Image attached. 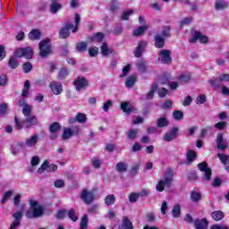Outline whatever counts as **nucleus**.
<instances>
[{
  "label": "nucleus",
  "mask_w": 229,
  "mask_h": 229,
  "mask_svg": "<svg viewBox=\"0 0 229 229\" xmlns=\"http://www.w3.org/2000/svg\"><path fill=\"white\" fill-rule=\"evenodd\" d=\"M28 219H38L44 216V208L38 204L37 200H30V208L25 212Z\"/></svg>",
  "instance_id": "f257e3e1"
},
{
  "label": "nucleus",
  "mask_w": 229,
  "mask_h": 229,
  "mask_svg": "<svg viewBox=\"0 0 229 229\" xmlns=\"http://www.w3.org/2000/svg\"><path fill=\"white\" fill-rule=\"evenodd\" d=\"M14 126L16 130H22L24 128H31L33 126H38V118L36 115H29L26 119L22 120L21 122H19V119L17 116L14 118Z\"/></svg>",
  "instance_id": "f03ea898"
},
{
  "label": "nucleus",
  "mask_w": 229,
  "mask_h": 229,
  "mask_svg": "<svg viewBox=\"0 0 229 229\" xmlns=\"http://www.w3.org/2000/svg\"><path fill=\"white\" fill-rule=\"evenodd\" d=\"M173 178H174V173H173V170H166L164 174V180L159 181L156 185L157 191L158 192H164V189L165 187L169 189V187H171L173 184Z\"/></svg>",
  "instance_id": "7ed1b4c3"
},
{
  "label": "nucleus",
  "mask_w": 229,
  "mask_h": 229,
  "mask_svg": "<svg viewBox=\"0 0 229 229\" xmlns=\"http://www.w3.org/2000/svg\"><path fill=\"white\" fill-rule=\"evenodd\" d=\"M49 42V38L39 42V56H41V58H47V56L53 54V47Z\"/></svg>",
  "instance_id": "20e7f679"
},
{
  "label": "nucleus",
  "mask_w": 229,
  "mask_h": 229,
  "mask_svg": "<svg viewBox=\"0 0 229 229\" xmlns=\"http://www.w3.org/2000/svg\"><path fill=\"white\" fill-rule=\"evenodd\" d=\"M224 81H229V74L224 73L216 79L209 80L208 83L213 89H215V90H217V89L223 87Z\"/></svg>",
  "instance_id": "39448f33"
},
{
  "label": "nucleus",
  "mask_w": 229,
  "mask_h": 229,
  "mask_svg": "<svg viewBox=\"0 0 229 229\" xmlns=\"http://www.w3.org/2000/svg\"><path fill=\"white\" fill-rule=\"evenodd\" d=\"M14 55L17 56V58H27V60H31L33 58V49L31 47H27L25 48H18L14 52Z\"/></svg>",
  "instance_id": "423d86ee"
},
{
  "label": "nucleus",
  "mask_w": 229,
  "mask_h": 229,
  "mask_svg": "<svg viewBox=\"0 0 229 229\" xmlns=\"http://www.w3.org/2000/svg\"><path fill=\"white\" fill-rule=\"evenodd\" d=\"M171 55H173L171 50L162 49L158 53V56L161 60V64H165V65H171L173 62V57L171 56Z\"/></svg>",
  "instance_id": "0eeeda50"
},
{
  "label": "nucleus",
  "mask_w": 229,
  "mask_h": 229,
  "mask_svg": "<svg viewBox=\"0 0 229 229\" xmlns=\"http://www.w3.org/2000/svg\"><path fill=\"white\" fill-rule=\"evenodd\" d=\"M198 168L201 173H203V180H206V182H210L211 176H212V170L208 168V165L207 162L199 163L198 165Z\"/></svg>",
  "instance_id": "6e6552de"
},
{
  "label": "nucleus",
  "mask_w": 229,
  "mask_h": 229,
  "mask_svg": "<svg viewBox=\"0 0 229 229\" xmlns=\"http://www.w3.org/2000/svg\"><path fill=\"white\" fill-rule=\"evenodd\" d=\"M73 85L75 87V90L80 92L81 90H85V89H87L89 86V81L83 76H79L73 81Z\"/></svg>",
  "instance_id": "1a4fd4ad"
},
{
  "label": "nucleus",
  "mask_w": 229,
  "mask_h": 229,
  "mask_svg": "<svg viewBox=\"0 0 229 229\" xmlns=\"http://www.w3.org/2000/svg\"><path fill=\"white\" fill-rule=\"evenodd\" d=\"M73 135H80V127L75 126L72 129L64 128L63 131V140H69Z\"/></svg>",
  "instance_id": "9d476101"
},
{
  "label": "nucleus",
  "mask_w": 229,
  "mask_h": 229,
  "mask_svg": "<svg viewBox=\"0 0 229 229\" xmlns=\"http://www.w3.org/2000/svg\"><path fill=\"white\" fill-rule=\"evenodd\" d=\"M179 131H180V128L173 127L169 131L165 133L164 138H163L164 140H165V142H171V141L174 140V139H176V137H178Z\"/></svg>",
  "instance_id": "9b49d317"
},
{
  "label": "nucleus",
  "mask_w": 229,
  "mask_h": 229,
  "mask_svg": "<svg viewBox=\"0 0 229 229\" xmlns=\"http://www.w3.org/2000/svg\"><path fill=\"white\" fill-rule=\"evenodd\" d=\"M81 198L84 201V203H87V205H90V203H92V201L96 199L94 192L89 191L88 190L82 191Z\"/></svg>",
  "instance_id": "f8f14e48"
},
{
  "label": "nucleus",
  "mask_w": 229,
  "mask_h": 229,
  "mask_svg": "<svg viewBox=\"0 0 229 229\" xmlns=\"http://www.w3.org/2000/svg\"><path fill=\"white\" fill-rule=\"evenodd\" d=\"M49 87L53 94H55V96H60V94H62V92L64 91V87L62 86V83L58 81H54L50 82Z\"/></svg>",
  "instance_id": "ddd939ff"
},
{
  "label": "nucleus",
  "mask_w": 229,
  "mask_h": 229,
  "mask_svg": "<svg viewBox=\"0 0 229 229\" xmlns=\"http://www.w3.org/2000/svg\"><path fill=\"white\" fill-rule=\"evenodd\" d=\"M146 47H148V42L140 41L138 43V47H136V50L134 52V56L136 58H140L142 56V54L144 53V51H146Z\"/></svg>",
  "instance_id": "4468645a"
},
{
  "label": "nucleus",
  "mask_w": 229,
  "mask_h": 229,
  "mask_svg": "<svg viewBox=\"0 0 229 229\" xmlns=\"http://www.w3.org/2000/svg\"><path fill=\"white\" fill-rule=\"evenodd\" d=\"M38 140H40V136L38 134H33L25 140V146L27 148H35L38 144Z\"/></svg>",
  "instance_id": "2eb2a0df"
},
{
  "label": "nucleus",
  "mask_w": 229,
  "mask_h": 229,
  "mask_svg": "<svg viewBox=\"0 0 229 229\" xmlns=\"http://www.w3.org/2000/svg\"><path fill=\"white\" fill-rule=\"evenodd\" d=\"M216 146L218 149L225 151V149L228 148V143L223 138V133H218L216 135Z\"/></svg>",
  "instance_id": "dca6fc26"
},
{
  "label": "nucleus",
  "mask_w": 229,
  "mask_h": 229,
  "mask_svg": "<svg viewBox=\"0 0 229 229\" xmlns=\"http://www.w3.org/2000/svg\"><path fill=\"white\" fill-rule=\"evenodd\" d=\"M199 40L202 44H207L208 42V38L207 36H203L201 32L195 31L193 38L190 40L192 44Z\"/></svg>",
  "instance_id": "f3484780"
},
{
  "label": "nucleus",
  "mask_w": 229,
  "mask_h": 229,
  "mask_svg": "<svg viewBox=\"0 0 229 229\" xmlns=\"http://www.w3.org/2000/svg\"><path fill=\"white\" fill-rule=\"evenodd\" d=\"M13 217L14 218V221L13 222L9 229H17V226L21 225V220L22 219V212L17 211L13 215Z\"/></svg>",
  "instance_id": "a211bd4d"
},
{
  "label": "nucleus",
  "mask_w": 229,
  "mask_h": 229,
  "mask_svg": "<svg viewBox=\"0 0 229 229\" xmlns=\"http://www.w3.org/2000/svg\"><path fill=\"white\" fill-rule=\"evenodd\" d=\"M195 229H208V220L207 218L196 219L194 221Z\"/></svg>",
  "instance_id": "6ab92c4d"
},
{
  "label": "nucleus",
  "mask_w": 229,
  "mask_h": 229,
  "mask_svg": "<svg viewBox=\"0 0 229 229\" xmlns=\"http://www.w3.org/2000/svg\"><path fill=\"white\" fill-rule=\"evenodd\" d=\"M155 47L157 49H162L165 45V38H163L162 35L157 34L155 37Z\"/></svg>",
  "instance_id": "aec40b11"
},
{
  "label": "nucleus",
  "mask_w": 229,
  "mask_h": 229,
  "mask_svg": "<svg viewBox=\"0 0 229 229\" xmlns=\"http://www.w3.org/2000/svg\"><path fill=\"white\" fill-rule=\"evenodd\" d=\"M157 128H167L169 126V120L165 116L159 117L157 119Z\"/></svg>",
  "instance_id": "412c9836"
},
{
  "label": "nucleus",
  "mask_w": 229,
  "mask_h": 229,
  "mask_svg": "<svg viewBox=\"0 0 229 229\" xmlns=\"http://www.w3.org/2000/svg\"><path fill=\"white\" fill-rule=\"evenodd\" d=\"M30 40H40L42 33L38 30H32L28 35Z\"/></svg>",
  "instance_id": "4be33fe9"
},
{
  "label": "nucleus",
  "mask_w": 229,
  "mask_h": 229,
  "mask_svg": "<svg viewBox=\"0 0 229 229\" xmlns=\"http://www.w3.org/2000/svg\"><path fill=\"white\" fill-rule=\"evenodd\" d=\"M119 229H133V224H131V221H130L128 216L123 217L122 225L119 227Z\"/></svg>",
  "instance_id": "5701e85b"
},
{
  "label": "nucleus",
  "mask_w": 229,
  "mask_h": 229,
  "mask_svg": "<svg viewBox=\"0 0 229 229\" xmlns=\"http://www.w3.org/2000/svg\"><path fill=\"white\" fill-rule=\"evenodd\" d=\"M135 83H137V77L135 75H131L125 81V87H127V89H131Z\"/></svg>",
  "instance_id": "b1692460"
},
{
  "label": "nucleus",
  "mask_w": 229,
  "mask_h": 229,
  "mask_svg": "<svg viewBox=\"0 0 229 229\" xmlns=\"http://www.w3.org/2000/svg\"><path fill=\"white\" fill-rule=\"evenodd\" d=\"M225 8H228V2L225 0H216L215 3L216 10H225Z\"/></svg>",
  "instance_id": "393cba45"
},
{
  "label": "nucleus",
  "mask_w": 229,
  "mask_h": 229,
  "mask_svg": "<svg viewBox=\"0 0 229 229\" xmlns=\"http://www.w3.org/2000/svg\"><path fill=\"white\" fill-rule=\"evenodd\" d=\"M160 35L165 38H171V26L165 25Z\"/></svg>",
  "instance_id": "a878e982"
},
{
  "label": "nucleus",
  "mask_w": 229,
  "mask_h": 229,
  "mask_svg": "<svg viewBox=\"0 0 229 229\" xmlns=\"http://www.w3.org/2000/svg\"><path fill=\"white\" fill-rule=\"evenodd\" d=\"M105 38V35L101 32H98L95 35L89 37L90 42H103V39Z\"/></svg>",
  "instance_id": "bb28decb"
},
{
  "label": "nucleus",
  "mask_w": 229,
  "mask_h": 229,
  "mask_svg": "<svg viewBox=\"0 0 229 229\" xmlns=\"http://www.w3.org/2000/svg\"><path fill=\"white\" fill-rule=\"evenodd\" d=\"M115 169L118 173H126V171H128V164L124 162H119L116 165Z\"/></svg>",
  "instance_id": "cd10ccee"
},
{
  "label": "nucleus",
  "mask_w": 229,
  "mask_h": 229,
  "mask_svg": "<svg viewBox=\"0 0 229 229\" xmlns=\"http://www.w3.org/2000/svg\"><path fill=\"white\" fill-rule=\"evenodd\" d=\"M59 10H62V5L57 1H52L50 5L51 13H57Z\"/></svg>",
  "instance_id": "c85d7f7f"
},
{
  "label": "nucleus",
  "mask_w": 229,
  "mask_h": 229,
  "mask_svg": "<svg viewBox=\"0 0 229 229\" xmlns=\"http://www.w3.org/2000/svg\"><path fill=\"white\" fill-rule=\"evenodd\" d=\"M62 126L58 122H54L52 124L49 126V131L50 133H58L60 131V129Z\"/></svg>",
  "instance_id": "c756f323"
},
{
  "label": "nucleus",
  "mask_w": 229,
  "mask_h": 229,
  "mask_svg": "<svg viewBox=\"0 0 229 229\" xmlns=\"http://www.w3.org/2000/svg\"><path fill=\"white\" fill-rule=\"evenodd\" d=\"M178 80L181 83H189L191 81V73L183 72L179 76Z\"/></svg>",
  "instance_id": "7c9ffc66"
},
{
  "label": "nucleus",
  "mask_w": 229,
  "mask_h": 229,
  "mask_svg": "<svg viewBox=\"0 0 229 229\" xmlns=\"http://www.w3.org/2000/svg\"><path fill=\"white\" fill-rule=\"evenodd\" d=\"M211 216L214 219V221H221L225 217V213L223 211H214L211 213Z\"/></svg>",
  "instance_id": "2f4dec72"
},
{
  "label": "nucleus",
  "mask_w": 229,
  "mask_h": 229,
  "mask_svg": "<svg viewBox=\"0 0 229 229\" xmlns=\"http://www.w3.org/2000/svg\"><path fill=\"white\" fill-rule=\"evenodd\" d=\"M148 28L149 26L148 25L139 27L137 30L133 31L134 37H140V35H144V31H146V30H148Z\"/></svg>",
  "instance_id": "473e14b6"
},
{
  "label": "nucleus",
  "mask_w": 229,
  "mask_h": 229,
  "mask_svg": "<svg viewBox=\"0 0 229 229\" xmlns=\"http://www.w3.org/2000/svg\"><path fill=\"white\" fill-rule=\"evenodd\" d=\"M121 108L125 114H131V112H133V107L130 106V102L122 103Z\"/></svg>",
  "instance_id": "72a5a7b5"
},
{
  "label": "nucleus",
  "mask_w": 229,
  "mask_h": 229,
  "mask_svg": "<svg viewBox=\"0 0 229 229\" xmlns=\"http://www.w3.org/2000/svg\"><path fill=\"white\" fill-rule=\"evenodd\" d=\"M8 66L10 69H17L19 67V59L17 57H11L8 61Z\"/></svg>",
  "instance_id": "f704fd0d"
},
{
  "label": "nucleus",
  "mask_w": 229,
  "mask_h": 229,
  "mask_svg": "<svg viewBox=\"0 0 229 229\" xmlns=\"http://www.w3.org/2000/svg\"><path fill=\"white\" fill-rule=\"evenodd\" d=\"M101 53L103 56H108V55H112V53H114V50L109 49L108 46H106V43H103L101 47Z\"/></svg>",
  "instance_id": "c9c22d12"
},
{
  "label": "nucleus",
  "mask_w": 229,
  "mask_h": 229,
  "mask_svg": "<svg viewBox=\"0 0 229 229\" xmlns=\"http://www.w3.org/2000/svg\"><path fill=\"white\" fill-rule=\"evenodd\" d=\"M137 135H139V129H131L127 133V137L130 140H135Z\"/></svg>",
  "instance_id": "e433bc0d"
},
{
  "label": "nucleus",
  "mask_w": 229,
  "mask_h": 229,
  "mask_svg": "<svg viewBox=\"0 0 229 229\" xmlns=\"http://www.w3.org/2000/svg\"><path fill=\"white\" fill-rule=\"evenodd\" d=\"M138 70L140 72H146L148 71V64L146 63L145 60L141 59L138 63Z\"/></svg>",
  "instance_id": "4c0bfd02"
},
{
  "label": "nucleus",
  "mask_w": 229,
  "mask_h": 229,
  "mask_svg": "<svg viewBox=\"0 0 229 229\" xmlns=\"http://www.w3.org/2000/svg\"><path fill=\"white\" fill-rule=\"evenodd\" d=\"M172 214L174 217H175V219H178V217H180V216L182 215V208H180V205L176 204L174 206Z\"/></svg>",
  "instance_id": "58836bf2"
},
{
  "label": "nucleus",
  "mask_w": 229,
  "mask_h": 229,
  "mask_svg": "<svg viewBox=\"0 0 229 229\" xmlns=\"http://www.w3.org/2000/svg\"><path fill=\"white\" fill-rule=\"evenodd\" d=\"M76 121L81 124H85V123H87V114L83 113H78L76 114Z\"/></svg>",
  "instance_id": "ea45409f"
},
{
  "label": "nucleus",
  "mask_w": 229,
  "mask_h": 229,
  "mask_svg": "<svg viewBox=\"0 0 229 229\" xmlns=\"http://www.w3.org/2000/svg\"><path fill=\"white\" fill-rule=\"evenodd\" d=\"M87 47H89V45H87V42H80L77 43L76 49L79 53H85L87 51Z\"/></svg>",
  "instance_id": "a19ab883"
},
{
  "label": "nucleus",
  "mask_w": 229,
  "mask_h": 229,
  "mask_svg": "<svg viewBox=\"0 0 229 229\" xmlns=\"http://www.w3.org/2000/svg\"><path fill=\"white\" fill-rule=\"evenodd\" d=\"M67 76H69V70H67V68H65V67L61 68L58 72V79L65 80V78H67Z\"/></svg>",
  "instance_id": "79ce46f5"
},
{
  "label": "nucleus",
  "mask_w": 229,
  "mask_h": 229,
  "mask_svg": "<svg viewBox=\"0 0 229 229\" xmlns=\"http://www.w3.org/2000/svg\"><path fill=\"white\" fill-rule=\"evenodd\" d=\"M188 164H192L196 160V152L189 150L186 154Z\"/></svg>",
  "instance_id": "37998d69"
},
{
  "label": "nucleus",
  "mask_w": 229,
  "mask_h": 229,
  "mask_svg": "<svg viewBox=\"0 0 229 229\" xmlns=\"http://www.w3.org/2000/svg\"><path fill=\"white\" fill-rule=\"evenodd\" d=\"M71 35V32L68 30L67 28L63 27L60 30H59V37L60 38H68V37Z\"/></svg>",
  "instance_id": "c03bdc74"
},
{
  "label": "nucleus",
  "mask_w": 229,
  "mask_h": 229,
  "mask_svg": "<svg viewBox=\"0 0 229 229\" xmlns=\"http://www.w3.org/2000/svg\"><path fill=\"white\" fill-rule=\"evenodd\" d=\"M157 89H158V86L156 84L152 85L151 90L147 94L146 99H153V98H155V92H157Z\"/></svg>",
  "instance_id": "a18cd8bd"
},
{
  "label": "nucleus",
  "mask_w": 229,
  "mask_h": 229,
  "mask_svg": "<svg viewBox=\"0 0 229 229\" xmlns=\"http://www.w3.org/2000/svg\"><path fill=\"white\" fill-rule=\"evenodd\" d=\"M172 115H173L174 121H182V119H183V112H182L180 110L174 111Z\"/></svg>",
  "instance_id": "49530a36"
},
{
  "label": "nucleus",
  "mask_w": 229,
  "mask_h": 229,
  "mask_svg": "<svg viewBox=\"0 0 229 229\" xmlns=\"http://www.w3.org/2000/svg\"><path fill=\"white\" fill-rule=\"evenodd\" d=\"M105 203L106 205H114L115 203V195L114 194H111V195H107L106 198H105Z\"/></svg>",
  "instance_id": "de8ad7c7"
},
{
  "label": "nucleus",
  "mask_w": 229,
  "mask_h": 229,
  "mask_svg": "<svg viewBox=\"0 0 229 229\" xmlns=\"http://www.w3.org/2000/svg\"><path fill=\"white\" fill-rule=\"evenodd\" d=\"M81 229H87L89 226V216L87 215H83L81 221Z\"/></svg>",
  "instance_id": "09e8293b"
},
{
  "label": "nucleus",
  "mask_w": 229,
  "mask_h": 229,
  "mask_svg": "<svg viewBox=\"0 0 229 229\" xmlns=\"http://www.w3.org/2000/svg\"><path fill=\"white\" fill-rule=\"evenodd\" d=\"M191 199L194 203H198V201H200V199H201V194L198 193L196 191H191Z\"/></svg>",
  "instance_id": "8fccbe9b"
},
{
  "label": "nucleus",
  "mask_w": 229,
  "mask_h": 229,
  "mask_svg": "<svg viewBox=\"0 0 229 229\" xmlns=\"http://www.w3.org/2000/svg\"><path fill=\"white\" fill-rule=\"evenodd\" d=\"M12 196H13V191H5L2 199V205H4V202L8 201Z\"/></svg>",
  "instance_id": "3c124183"
},
{
  "label": "nucleus",
  "mask_w": 229,
  "mask_h": 229,
  "mask_svg": "<svg viewBox=\"0 0 229 229\" xmlns=\"http://www.w3.org/2000/svg\"><path fill=\"white\" fill-rule=\"evenodd\" d=\"M49 165V161L45 160L41 166L38 169V173L42 174L45 171H47V167Z\"/></svg>",
  "instance_id": "603ef678"
},
{
  "label": "nucleus",
  "mask_w": 229,
  "mask_h": 229,
  "mask_svg": "<svg viewBox=\"0 0 229 229\" xmlns=\"http://www.w3.org/2000/svg\"><path fill=\"white\" fill-rule=\"evenodd\" d=\"M139 169H140V163L134 164L131 166V174H132V176H136V174H138L139 173Z\"/></svg>",
  "instance_id": "864d4df0"
},
{
  "label": "nucleus",
  "mask_w": 229,
  "mask_h": 229,
  "mask_svg": "<svg viewBox=\"0 0 229 229\" xmlns=\"http://www.w3.org/2000/svg\"><path fill=\"white\" fill-rule=\"evenodd\" d=\"M140 198L139 193L132 192L129 195V201L130 203H135L139 201Z\"/></svg>",
  "instance_id": "5fc2aeb1"
},
{
  "label": "nucleus",
  "mask_w": 229,
  "mask_h": 229,
  "mask_svg": "<svg viewBox=\"0 0 229 229\" xmlns=\"http://www.w3.org/2000/svg\"><path fill=\"white\" fill-rule=\"evenodd\" d=\"M131 13H133V10L131 9H128L127 11L123 12L121 17L122 21H128Z\"/></svg>",
  "instance_id": "6e6d98bb"
},
{
  "label": "nucleus",
  "mask_w": 229,
  "mask_h": 229,
  "mask_svg": "<svg viewBox=\"0 0 229 229\" xmlns=\"http://www.w3.org/2000/svg\"><path fill=\"white\" fill-rule=\"evenodd\" d=\"M22 114L25 117H30L31 115V106L27 105L22 108Z\"/></svg>",
  "instance_id": "4d7b16f0"
},
{
  "label": "nucleus",
  "mask_w": 229,
  "mask_h": 229,
  "mask_svg": "<svg viewBox=\"0 0 229 229\" xmlns=\"http://www.w3.org/2000/svg\"><path fill=\"white\" fill-rule=\"evenodd\" d=\"M22 69H23L24 72H26V73L31 72V71L33 69V64H31V63H30V62H27V63L23 64Z\"/></svg>",
  "instance_id": "13d9d810"
},
{
  "label": "nucleus",
  "mask_w": 229,
  "mask_h": 229,
  "mask_svg": "<svg viewBox=\"0 0 229 229\" xmlns=\"http://www.w3.org/2000/svg\"><path fill=\"white\" fill-rule=\"evenodd\" d=\"M7 110H8V105L7 104L0 105V116L4 117V115H6Z\"/></svg>",
  "instance_id": "bf43d9fd"
},
{
  "label": "nucleus",
  "mask_w": 229,
  "mask_h": 229,
  "mask_svg": "<svg viewBox=\"0 0 229 229\" xmlns=\"http://www.w3.org/2000/svg\"><path fill=\"white\" fill-rule=\"evenodd\" d=\"M98 53H99V48H98L97 47H93L89 49V56H98Z\"/></svg>",
  "instance_id": "052dcab7"
},
{
  "label": "nucleus",
  "mask_w": 229,
  "mask_h": 229,
  "mask_svg": "<svg viewBox=\"0 0 229 229\" xmlns=\"http://www.w3.org/2000/svg\"><path fill=\"white\" fill-rule=\"evenodd\" d=\"M157 94H158L159 98H165V96H167V94H169V90H167V89H165V88H161L157 90Z\"/></svg>",
  "instance_id": "680f3d73"
},
{
  "label": "nucleus",
  "mask_w": 229,
  "mask_h": 229,
  "mask_svg": "<svg viewBox=\"0 0 229 229\" xmlns=\"http://www.w3.org/2000/svg\"><path fill=\"white\" fill-rule=\"evenodd\" d=\"M131 69V64H127L125 67H123V72L120 75V78H124V76H126L128 72H130Z\"/></svg>",
  "instance_id": "e2e57ef3"
},
{
  "label": "nucleus",
  "mask_w": 229,
  "mask_h": 229,
  "mask_svg": "<svg viewBox=\"0 0 229 229\" xmlns=\"http://www.w3.org/2000/svg\"><path fill=\"white\" fill-rule=\"evenodd\" d=\"M68 217H70L72 221H78V216H76V212L72 208L68 211Z\"/></svg>",
  "instance_id": "0e129e2a"
},
{
  "label": "nucleus",
  "mask_w": 229,
  "mask_h": 229,
  "mask_svg": "<svg viewBox=\"0 0 229 229\" xmlns=\"http://www.w3.org/2000/svg\"><path fill=\"white\" fill-rule=\"evenodd\" d=\"M227 125L228 123L226 122H218L215 124V128H216L217 130H225Z\"/></svg>",
  "instance_id": "69168bd1"
},
{
  "label": "nucleus",
  "mask_w": 229,
  "mask_h": 229,
  "mask_svg": "<svg viewBox=\"0 0 229 229\" xmlns=\"http://www.w3.org/2000/svg\"><path fill=\"white\" fill-rule=\"evenodd\" d=\"M218 157L221 160L222 164H224V165H226V162H228V156L225 155V154H218Z\"/></svg>",
  "instance_id": "338daca9"
},
{
  "label": "nucleus",
  "mask_w": 229,
  "mask_h": 229,
  "mask_svg": "<svg viewBox=\"0 0 229 229\" xmlns=\"http://www.w3.org/2000/svg\"><path fill=\"white\" fill-rule=\"evenodd\" d=\"M197 105H203L205 101H207V96L205 95H200L199 97L197 98Z\"/></svg>",
  "instance_id": "774afa93"
}]
</instances>
